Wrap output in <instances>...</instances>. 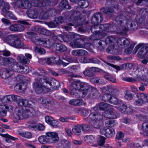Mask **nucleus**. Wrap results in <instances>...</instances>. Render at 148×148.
Here are the masks:
<instances>
[{"label":"nucleus","instance_id":"44","mask_svg":"<svg viewBox=\"0 0 148 148\" xmlns=\"http://www.w3.org/2000/svg\"><path fill=\"white\" fill-rule=\"evenodd\" d=\"M14 88H18L19 90L24 91L26 88V84L25 83H21L17 84L15 86Z\"/></svg>","mask_w":148,"mask_h":148},{"label":"nucleus","instance_id":"9","mask_svg":"<svg viewBox=\"0 0 148 148\" xmlns=\"http://www.w3.org/2000/svg\"><path fill=\"white\" fill-rule=\"evenodd\" d=\"M115 131L112 127H103L100 130V133L106 136L110 137H112L115 134Z\"/></svg>","mask_w":148,"mask_h":148},{"label":"nucleus","instance_id":"17","mask_svg":"<svg viewBox=\"0 0 148 148\" xmlns=\"http://www.w3.org/2000/svg\"><path fill=\"white\" fill-rule=\"evenodd\" d=\"M48 138L50 139V143H56L59 140V138L58 136V134L55 132H48L46 134Z\"/></svg>","mask_w":148,"mask_h":148},{"label":"nucleus","instance_id":"60","mask_svg":"<svg viewBox=\"0 0 148 148\" xmlns=\"http://www.w3.org/2000/svg\"><path fill=\"white\" fill-rule=\"evenodd\" d=\"M83 73L85 76L89 77H93L94 74L90 70L87 69H86L85 71Z\"/></svg>","mask_w":148,"mask_h":148},{"label":"nucleus","instance_id":"61","mask_svg":"<svg viewBox=\"0 0 148 148\" xmlns=\"http://www.w3.org/2000/svg\"><path fill=\"white\" fill-rule=\"evenodd\" d=\"M140 96L142 97L143 99L144 104L146 103H148V94L144 93H140Z\"/></svg>","mask_w":148,"mask_h":148},{"label":"nucleus","instance_id":"46","mask_svg":"<svg viewBox=\"0 0 148 148\" xmlns=\"http://www.w3.org/2000/svg\"><path fill=\"white\" fill-rule=\"evenodd\" d=\"M45 24L50 28H55L58 25V23L56 22L55 20L49 22H45Z\"/></svg>","mask_w":148,"mask_h":148},{"label":"nucleus","instance_id":"40","mask_svg":"<svg viewBox=\"0 0 148 148\" xmlns=\"http://www.w3.org/2000/svg\"><path fill=\"white\" fill-rule=\"evenodd\" d=\"M92 26L91 29V32L94 34H99L100 33V25H97Z\"/></svg>","mask_w":148,"mask_h":148},{"label":"nucleus","instance_id":"41","mask_svg":"<svg viewBox=\"0 0 148 148\" xmlns=\"http://www.w3.org/2000/svg\"><path fill=\"white\" fill-rule=\"evenodd\" d=\"M38 32L44 35L49 36L51 34V33L50 31L41 28H40L38 29Z\"/></svg>","mask_w":148,"mask_h":148},{"label":"nucleus","instance_id":"2","mask_svg":"<svg viewBox=\"0 0 148 148\" xmlns=\"http://www.w3.org/2000/svg\"><path fill=\"white\" fill-rule=\"evenodd\" d=\"M27 34L28 35V37L31 39L32 42L36 45H40L45 47L53 46L52 44L49 46L48 45L47 43L49 42V40L47 41L45 39L39 38L35 32L33 31L28 32L27 33Z\"/></svg>","mask_w":148,"mask_h":148},{"label":"nucleus","instance_id":"52","mask_svg":"<svg viewBox=\"0 0 148 148\" xmlns=\"http://www.w3.org/2000/svg\"><path fill=\"white\" fill-rule=\"evenodd\" d=\"M136 70L138 71L140 75L141 74H144L145 71L146 72L147 71V69L146 68L141 66H138L136 67Z\"/></svg>","mask_w":148,"mask_h":148},{"label":"nucleus","instance_id":"64","mask_svg":"<svg viewBox=\"0 0 148 148\" xmlns=\"http://www.w3.org/2000/svg\"><path fill=\"white\" fill-rule=\"evenodd\" d=\"M32 7V4L29 2H23V9H29Z\"/></svg>","mask_w":148,"mask_h":148},{"label":"nucleus","instance_id":"20","mask_svg":"<svg viewBox=\"0 0 148 148\" xmlns=\"http://www.w3.org/2000/svg\"><path fill=\"white\" fill-rule=\"evenodd\" d=\"M8 29L12 32H21L24 30L25 27L21 24H12L8 28Z\"/></svg>","mask_w":148,"mask_h":148},{"label":"nucleus","instance_id":"1","mask_svg":"<svg viewBox=\"0 0 148 148\" xmlns=\"http://www.w3.org/2000/svg\"><path fill=\"white\" fill-rule=\"evenodd\" d=\"M3 40L13 47L16 48H21L24 46L19 37L17 35H11L3 38Z\"/></svg>","mask_w":148,"mask_h":148},{"label":"nucleus","instance_id":"51","mask_svg":"<svg viewBox=\"0 0 148 148\" xmlns=\"http://www.w3.org/2000/svg\"><path fill=\"white\" fill-rule=\"evenodd\" d=\"M75 88L70 85V92L71 95H72L74 97H76V94L77 93V91H78V90Z\"/></svg>","mask_w":148,"mask_h":148},{"label":"nucleus","instance_id":"38","mask_svg":"<svg viewBox=\"0 0 148 148\" xmlns=\"http://www.w3.org/2000/svg\"><path fill=\"white\" fill-rule=\"evenodd\" d=\"M90 116L92 117V119H94L95 120H102V116L98 112L90 114Z\"/></svg>","mask_w":148,"mask_h":148},{"label":"nucleus","instance_id":"31","mask_svg":"<svg viewBox=\"0 0 148 148\" xmlns=\"http://www.w3.org/2000/svg\"><path fill=\"white\" fill-rule=\"evenodd\" d=\"M101 13H103L106 14L111 15L113 12V10L110 7L108 8L102 7L100 9Z\"/></svg>","mask_w":148,"mask_h":148},{"label":"nucleus","instance_id":"6","mask_svg":"<svg viewBox=\"0 0 148 148\" xmlns=\"http://www.w3.org/2000/svg\"><path fill=\"white\" fill-rule=\"evenodd\" d=\"M79 12L76 10H72L70 16L71 18L73 20V23L77 26H80L85 23L87 24L88 22L86 21L84 18H80L77 16Z\"/></svg>","mask_w":148,"mask_h":148},{"label":"nucleus","instance_id":"15","mask_svg":"<svg viewBox=\"0 0 148 148\" xmlns=\"http://www.w3.org/2000/svg\"><path fill=\"white\" fill-rule=\"evenodd\" d=\"M23 114L21 116L23 119H26L29 117H32L34 115V112L32 109L28 107L23 108Z\"/></svg>","mask_w":148,"mask_h":148},{"label":"nucleus","instance_id":"63","mask_svg":"<svg viewBox=\"0 0 148 148\" xmlns=\"http://www.w3.org/2000/svg\"><path fill=\"white\" fill-rule=\"evenodd\" d=\"M56 20V22L58 23V25L63 23L65 20V18L62 16H58L55 19Z\"/></svg>","mask_w":148,"mask_h":148},{"label":"nucleus","instance_id":"30","mask_svg":"<svg viewBox=\"0 0 148 148\" xmlns=\"http://www.w3.org/2000/svg\"><path fill=\"white\" fill-rule=\"evenodd\" d=\"M69 103L71 105L79 106L83 104L84 101L82 99H73L70 100Z\"/></svg>","mask_w":148,"mask_h":148},{"label":"nucleus","instance_id":"55","mask_svg":"<svg viewBox=\"0 0 148 148\" xmlns=\"http://www.w3.org/2000/svg\"><path fill=\"white\" fill-rule=\"evenodd\" d=\"M81 81L79 80H78L76 81H73L72 82L70 85L73 86L74 87L78 90H79V87L80 84H81Z\"/></svg>","mask_w":148,"mask_h":148},{"label":"nucleus","instance_id":"28","mask_svg":"<svg viewBox=\"0 0 148 148\" xmlns=\"http://www.w3.org/2000/svg\"><path fill=\"white\" fill-rule=\"evenodd\" d=\"M137 54L138 56L140 58H143L145 57L147 53L144 47L141 46Z\"/></svg>","mask_w":148,"mask_h":148},{"label":"nucleus","instance_id":"54","mask_svg":"<svg viewBox=\"0 0 148 148\" xmlns=\"http://www.w3.org/2000/svg\"><path fill=\"white\" fill-rule=\"evenodd\" d=\"M5 17H8L10 19L13 20L16 19V16L12 12L10 11H8L5 13Z\"/></svg>","mask_w":148,"mask_h":148},{"label":"nucleus","instance_id":"27","mask_svg":"<svg viewBox=\"0 0 148 148\" xmlns=\"http://www.w3.org/2000/svg\"><path fill=\"white\" fill-rule=\"evenodd\" d=\"M99 109L101 110H106L109 109L112 106L105 102H101L98 104Z\"/></svg>","mask_w":148,"mask_h":148},{"label":"nucleus","instance_id":"13","mask_svg":"<svg viewBox=\"0 0 148 148\" xmlns=\"http://www.w3.org/2000/svg\"><path fill=\"white\" fill-rule=\"evenodd\" d=\"M126 25L127 28L125 27L123 33H125L128 30H134L137 29L138 26V24L136 21H127Z\"/></svg>","mask_w":148,"mask_h":148},{"label":"nucleus","instance_id":"11","mask_svg":"<svg viewBox=\"0 0 148 148\" xmlns=\"http://www.w3.org/2000/svg\"><path fill=\"white\" fill-rule=\"evenodd\" d=\"M85 39H76L71 41L70 44V46L73 48H83L84 47L85 45L84 42Z\"/></svg>","mask_w":148,"mask_h":148},{"label":"nucleus","instance_id":"33","mask_svg":"<svg viewBox=\"0 0 148 148\" xmlns=\"http://www.w3.org/2000/svg\"><path fill=\"white\" fill-rule=\"evenodd\" d=\"M39 101L41 103L46 105H51L53 104L52 100L46 98H41Z\"/></svg>","mask_w":148,"mask_h":148},{"label":"nucleus","instance_id":"25","mask_svg":"<svg viewBox=\"0 0 148 148\" xmlns=\"http://www.w3.org/2000/svg\"><path fill=\"white\" fill-rule=\"evenodd\" d=\"M55 50L60 53H62L67 50V48L64 45L61 43H56L54 45Z\"/></svg>","mask_w":148,"mask_h":148},{"label":"nucleus","instance_id":"39","mask_svg":"<svg viewBox=\"0 0 148 148\" xmlns=\"http://www.w3.org/2000/svg\"><path fill=\"white\" fill-rule=\"evenodd\" d=\"M142 129L143 131L144 134L148 136V122H144L142 125Z\"/></svg>","mask_w":148,"mask_h":148},{"label":"nucleus","instance_id":"23","mask_svg":"<svg viewBox=\"0 0 148 148\" xmlns=\"http://www.w3.org/2000/svg\"><path fill=\"white\" fill-rule=\"evenodd\" d=\"M58 7L60 9H70L71 8V6L69 4L67 0H63L59 3Z\"/></svg>","mask_w":148,"mask_h":148},{"label":"nucleus","instance_id":"36","mask_svg":"<svg viewBox=\"0 0 148 148\" xmlns=\"http://www.w3.org/2000/svg\"><path fill=\"white\" fill-rule=\"evenodd\" d=\"M17 60L23 64H27L29 62V59L23 56L22 55H20L17 56Z\"/></svg>","mask_w":148,"mask_h":148},{"label":"nucleus","instance_id":"21","mask_svg":"<svg viewBox=\"0 0 148 148\" xmlns=\"http://www.w3.org/2000/svg\"><path fill=\"white\" fill-rule=\"evenodd\" d=\"M12 71L4 69L0 71V75L2 78L6 79L12 75Z\"/></svg>","mask_w":148,"mask_h":148},{"label":"nucleus","instance_id":"7","mask_svg":"<svg viewBox=\"0 0 148 148\" xmlns=\"http://www.w3.org/2000/svg\"><path fill=\"white\" fill-rule=\"evenodd\" d=\"M40 81L41 83L45 82L46 84H48L54 89H57L60 86V83L59 81L46 76L42 77Z\"/></svg>","mask_w":148,"mask_h":148},{"label":"nucleus","instance_id":"14","mask_svg":"<svg viewBox=\"0 0 148 148\" xmlns=\"http://www.w3.org/2000/svg\"><path fill=\"white\" fill-rule=\"evenodd\" d=\"M101 89L104 92L110 95H115L119 92V90L117 88L114 86H108L107 88L104 87Z\"/></svg>","mask_w":148,"mask_h":148},{"label":"nucleus","instance_id":"34","mask_svg":"<svg viewBox=\"0 0 148 148\" xmlns=\"http://www.w3.org/2000/svg\"><path fill=\"white\" fill-rule=\"evenodd\" d=\"M50 139H49L46 136H42L39 137L38 138L39 142L41 144H45L50 143Z\"/></svg>","mask_w":148,"mask_h":148},{"label":"nucleus","instance_id":"42","mask_svg":"<svg viewBox=\"0 0 148 148\" xmlns=\"http://www.w3.org/2000/svg\"><path fill=\"white\" fill-rule=\"evenodd\" d=\"M78 5L81 8H85L88 6L89 3L86 0H82L78 2Z\"/></svg>","mask_w":148,"mask_h":148},{"label":"nucleus","instance_id":"12","mask_svg":"<svg viewBox=\"0 0 148 148\" xmlns=\"http://www.w3.org/2000/svg\"><path fill=\"white\" fill-rule=\"evenodd\" d=\"M23 112V108L22 107H18L15 108L14 114L13 121L14 123H17L19 120L23 119V118H21V116H22Z\"/></svg>","mask_w":148,"mask_h":148},{"label":"nucleus","instance_id":"45","mask_svg":"<svg viewBox=\"0 0 148 148\" xmlns=\"http://www.w3.org/2000/svg\"><path fill=\"white\" fill-rule=\"evenodd\" d=\"M27 127L29 128H33L35 129L37 128V129L40 131H42L44 130L45 127L42 124H39L38 125H33L32 126L29 125L27 126Z\"/></svg>","mask_w":148,"mask_h":148},{"label":"nucleus","instance_id":"56","mask_svg":"<svg viewBox=\"0 0 148 148\" xmlns=\"http://www.w3.org/2000/svg\"><path fill=\"white\" fill-rule=\"evenodd\" d=\"M17 103L19 106H26L27 105V101L26 100L23 99L21 97Z\"/></svg>","mask_w":148,"mask_h":148},{"label":"nucleus","instance_id":"4","mask_svg":"<svg viewBox=\"0 0 148 148\" xmlns=\"http://www.w3.org/2000/svg\"><path fill=\"white\" fill-rule=\"evenodd\" d=\"M117 38H114L112 36H109L106 38L105 41L96 40L94 41V45L96 47L98 48L100 50L104 49L108 44H111L114 41H116Z\"/></svg>","mask_w":148,"mask_h":148},{"label":"nucleus","instance_id":"43","mask_svg":"<svg viewBox=\"0 0 148 148\" xmlns=\"http://www.w3.org/2000/svg\"><path fill=\"white\" fill-rule=\"evenodd\" d=\"M84 141L88 144L93 143L94 141V137L92 135H87L84 138Z\"/></svg>","mask_w":148,"mask_h":148},{"label":"nucleus","instance_id":"49","mask_svg":"<svg viewBox=\"0 0 148 148\" xmlns=\"http://www.w3.org/2000/svg\"><path fill=\"white\" fill-rule=\"evenodd\" d=\"M110 26V25L108 24H102L100 25V33L103 31L109 29Z\"/></svg>","mask_w":148,"mask_h":148},{"label":"nucleus","instance_id":"50","mask_svg":"<svg viewBox=\"0 0 148 148\" xmlns=\"http://www.w3.org/2000/svg\"><path fill=\"white\" fill-rule=\"evenodd\" d=\"M138 98L139 99L135 101L134 104L139 106H141L144 104L143 99L142 97H140V94L138 95Z\"/></svg>","mask_w":148,"mask_h":148},{"label":"nucleus","instance_id":"22","mask_svg":"<svg viewBox=\"0 0 148 148\" xmlns=\"http://www.w3.org/2000/svg\"><path fill=\"white\" fill-rule=\"evenodd\" d=\"M26 14L28 17L33 19L36 18L38 16L37 10L34 8L27 10Z\"/></svg>","mask_w":148,"mask_h":148},{"label":"nucleus","instance_id":"10","mask_svg":"<svg viewBox=\"0 0 148 148\" xmlns=\"http://www.w3.org/2000/svg\"><path fill=\"white\" fill-rule=\"evenodd\" d=\"M103 19V14L100 12L95 13L92 16L91 22L95 25H98L102 22Z\"/></svg>","mask_w":148,"mask_h":148},{"label":"nucleus","instance_id":"62","mask_svg":"<svg viewBox=\"0 0 148 148\" xmlns=\"http://www.w3.org/2000/svg\"><path fill=\"white\" fill-rule=\"evenodd\" d=\"M118 101L119 100L116 97L111 96L109 103L116 105L118 103Z\"/></svg>","mask_w":148,"mask_h":148},{"label":"nucleus","instance_id":"18","mask_svg":"<svg viewBox=\"0 0 148 148\" xmlns=\"http://www.w3.org/2000/svg\"><path fill=\"white\" fill-rule=\"evenodd\" d=\"M116 42L119 46H123L124 47H127L130 44L129 40L125 38H117Z\"/></svg>","mask_w":148,"mask_h":148},{"label":"nucleus","instance_id":"58","mask_svg":"<svg viewBox=\"0 0 148 148\" xmlns=\"http://www.w3.org/2000/svg\"><path fill=\"white\" fill-rule=\"evenodd\" d=\"M115 122L114 120H109L105 122V124L106 127H112L114 126Z\"/></svg>","mask_w":148,"mask_h":148},{"label":"nucleus","instance_id":"47","mask_svg":"<svg viewBox=\"0 0 148 148\" xmlns=\"http://www.w3.org/2000/svg\"><path fill=\"white\" fill-rule=\"evenodd\" d=\"M40 7L48 6L51 4V1L48 0H40Z\"/></svg>","mask_w":148,"mask_h":148},{"label":"nucleus","instance_id":"35","mask_svg":"<svg viewBox=\"0 0 148 148\" xmlns=\"http://www.w3.org/2000/svg\"><path fill=\"white\" fill-rule=\"evenodd\" d=\"M12 69L14 71H18L19 69L24 68V66L21 65L18 62H16L14 64L12 65Z\"/></svg>","mask_w":148,"mask_h":148},{"label":"nucleus","instance_id":"16","mask_svg":"<svg viewBox=\"0 0 148 148\" xmlns=\"http://www.w3.org/2000/svg\"><path fill=\"white\" fill-rule=\"evenodd\" d=\"M88 119H89V123L91 124L93 127L96 128H99L102 127L103 125V123L102 120H95L90 118H88Z\"/></svg>","mask_w":148,"mask_h":148},{"label":"nucleus","instance_id":"37","mask_svg":"<svg viewBox=\"0 0 148 148\" xmlns=\"http://www.w3.org/2000/svg\"><path fill=\"white\" fill-rule=\"evenodd\" d=\"M82 125H77L74 126L72 129L73 132L77 135H79L81 133Z\"/></svg>","mask_w":148,"mask_h":148},{"label":"nucleus","instance_id":"29","mask_svg":"<svg viewBox=\"0 0 148 148\" xmlns=\"http://www.w3.org/2000/svg\"><path fill=\"white\" fill-rule=\"evenodd\" d=\"M141 46L144 47L148 53V43L145 44L144 43H139L136 45L134 49L133 53H136L138 49L141 47Z\"/></svg>","mask_w":148,"mask_h":148},{"label":"nucleus","instance_id":"48","mask_svg":"<svg viewBox=\"0 0 148 148\" xmlns=\"http://www.w3.org/2000/svg\"><path fill=\"white\" fill-rule=\"evenodd\" d=\"M0 135L1 136L6 138L5 141L7 142L10 143L11 142L10 139L14 140L15 138L14 137L10 135L7 134H0Z\"/></svg>","mask_w":148,"mask_h":148},{"label":"nucleus","instance_id":"8","mask_svg":"<svg viewBox=\"0 0 148 148\" xmlns=\"http://www.w3.org/2000/svg\"><path fill=\"white\" fill-rule=\"evenodd\" d=\"M113 106L103 113L104 117L108 119H116L120 116L119 114L116 112Z\"/></svg>","mask_w":148,"mask_h":148},{"label":"nucleus","instance_id":"57","mask_svg":"<svg viewBox=\"0 0 148 148\" xmlns=\"http://www.w3.org/2000/svg\"><path fill=\"white\" fill-rule=\"evenodd\" d=\"M139 13L143 16L147 15L148 14V9L144 8H141L139 11Z\"/></svg>","mask_w":148,"mask_h":148},{"label":"nucleus","instance_id":"26","mask_svg":"<svg viewBox=\"0 0 148 148\" xmlns=\"http://www.w3.org/2000/svg\"><path fill=\"white\" fill-rule=\"evenodd\" d=\"M100 96V93L96 88L92 87L90 88V92L89 94L88 95L90 97L94 98Z\"/></svg>","mask_w":148,"mask_h":148},{"label":"nucleus","instance_id":"5","mask_svg":"<svg viewBox=\"0 0 148 148\" xmlns=\"http://www.w3.org/2000/svg\"><path fill=\"white\" fill-rule=\"evenodd\" d=\"M34 75L36 82L33 84V88L36 93L40 94L44 91V83H41L40 81L42 77H38V76H40V74L37 72L34 73Z\"/></svg>","mask_w":148,"mask_h":148},{"label":"nucleus","instance_id":"59","mask_svg":"<svg viewBox=\"0 0 148 148\" xmlns=\"http://www.w3.org/2000/svg\"><path fill=\"white\" fill-rule=\"evenodd\" d=\"M52 38L56 42H62V35H58V36L53 35L52 36Z\"/></svg>","mask_w":148,"mask_h":148},{"label":"nucleus","instance_id":"3","mask_svg":"<svg viewBox=\"0 0 148 148\" xmlns=\"http://www.w3.org/2000/svg\"><path fill=\"white\" fill-rule=\"evenodd\" d=\"M125 19V16L121 14L119 15L116 17L112 23L114 30L119 31L121 33L123 32L124 29H125V27L123 25L124 21Z\"/></svg>","mask_w":148,"mask_h":148},{"label":"nucleus","instance_id":"53","mask_svg":"<svg viewBox=\"0 0 148 148\" xmlns=\"http://www.w3.org/2000/svg\"><path fill=\"white\" fill-rule=\"evenodd\" d=\"M1 10V12L3 13H6L10 9V5L8 3L5 2Z\"/></svg>","mask_w":148,"mask_h":148},{"label":"nucleus","instance_id":"24","mask_svg":"<svg viewBox=\"0 0 148 148\" xmlns=\"http://www.w3.org/2000/svg\"><path fill=\"white\" fill-rule=\"evenodd\" d=\"M72 54L75 56H82L88 55V52L83 49L74 50L72 51Z\"/></svg>","mask_w":148,"mask_h":148},{"label":"nucleus","instance_id":"32","mask_svg":"<svg viewBox=\"0 0 148 148\" xmlns=\"http://www.w3.org/2000/svg\"><path fill=\"white\" fill-rule=\"evenodd\" d=\"M102 73H104V77L106 79L112 82L116 83V79L114 77L111 76L109 73H106L104 71H103Z\"/></svg>","mask_w":148,"mask_h":148},{"label":"nucleus","instance_id":"19","mask_svg":"<svg viewBox=\"0 0 148 148\" xmlns=\"http://www.w3.org/2000/svg\"><path fill=\"white\" fill-rule=\"evenodd\" d=\"M71 143L69 141L63 139L58 143L57 147L58 148H71Z\"/></svg>","mask_w":148,"mask_h":148}]
</instances>
